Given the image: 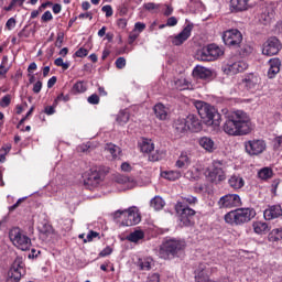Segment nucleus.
<instances>
[{
  "label": "nucleus",
  "instance_id": "20e7f679",
  "mask_svg": "<svg viewBox=\"0 0 282 282\" xmlns=\"http://www.w3.org/2000/svg\"><path fill=\"white\" fill-rule=\"evenodd\" d=\"M184 248L185 245L182 240H165L160 247L159 257L161 259H172L173 257H176L177 253L182 252Z\"/></svg>",
  "mask_w": 282,
  "mask_h": 282
},
{
  "label": "nucleus",
  "instance_id": "0e129e2a",
  "mask_svg": "<svg viewBox=\"0 0 282 282\" xmlns=\"http://www.w3.org/2000/svg\"><path fill=\"white\" fill-rule=\"evenodd\" d=\"M134 30L137 32H144V30H147V24L142 23V22H137L134 24Z\"/></svg>",
  "mask_w": 282,
  "mask_h": 282
},
{
  "label": "nucleus",
  "instance_id": "774afa93",
  "mask_svg": "<svg viewBox=\"0 0 282 282\" xmlns=\"http://www.w3.org/2000/svg\"><path fill=\"white\" fill-rule=\"evenodd\" d=\"M52 19H54V17L52 15V12L51 11H46L43 13L42 15V21H44L45 23L47 21H52Z\"/></svg>",
  "mask_w": 282,
  "mask_h": 282
},
{
  "label": "nucleus",
  "instance_id": "603ef678",
  "mask_svg": "<svg viewBox=\"0 0 282 282\" xmlns=\"http://www.w3.org/2000/svg\"><path fill=\"white\" fill-rule=\"evenodd\" d=\"M54 65H56V67H63V69H69V63L63 62L62 57L56 58Z\"/></svg>",
  "mask_w": 282,
  "mask_h": 282
},
{
  "label": "nucleus",
  "instance_id": "f257e3e1",
  "mask_svg": "<svg viewBox=\"0 0 282 282\" xmlns=\"http://www.w3.org/2000/svg\"><path fill=\"white\" fill-rule=\"evenodd\" d=\"M223 131L227 135H248L252 131V121L250 116L243 110H236L226 116L223 124Z\"/></svg>",
  "mask_w": 282,
  "mask_h": 282
},
{
  "label": "nucleus",
  "instance_id": "c03bdc74",
  "mask_svg": "<svg viewBox=\"0 0 282 282\" xmlns=\"http://www.w3.org/2000/svg\"><path fill=\"white\" fill-rule=\"evenodd\" d=\"M115 182L117 184H122V185H127V184H131V182H133V180L129 178V176H126V175H117L115 177Z\"/></svg>",
  "mask_w": 282,
  "mask_h": 282
},
{
  "label": "nucleus",
  "instance_id": "052dcab7",
  "mask_svg": "<svg viewBox=\"0 0 282 282\" xmlns=\"http://www.w3.org/2000/svg\"><path fill=\"white\" fill-rule=\"evenodd\" d=\"M113 252V248L107 246L104 250L99 252V257H109Z\"/></svg>",
  "mask_w": 282,
  "mask_h": 282
},
{
  "label": "nucleus",
  "instance_id": "473e14b6",
  "mask_svg": "<svg viewBox=\"0 0 282 282\" xmlns=\"http://www.w3.org/2000/svg\"><path fill=\"white\" fill-rule=\"evenodd\" d=\"M196 56L198 61L213 62V57L210 56V51L208 50V46H205L200 51H198Z\"/></svg>",
  "mask_w": 282,
  "mask_h": 282
},
{
  "label": "nucleus",
  "instance_id": "b1692460",
  "mask_svg": "<svg viewBox=\"0 0 282 282\" xmlns=\"http://www.w3.org/2000/svg\"><path fill=\"white\" fill-rule=\"evenodd\" d=\"M228 184L230 188H234V191H239L240 188H243V186H246V181H243V177L239 175H232L228 180Z\"/></svg>",
  "mask_w": 282,
  "mask_h": 282
},
{
  "label": "nucleus",
  "instance_id": "5fc2aeb1",
  "mask_svg": "<svg viewBox=\"0 0 282 282\" xmlns=\"http://www.w3.org/2000/svg\"><path fill=\"white\" fill-rule=\"evenodd\" d=\"M117 69H124L127 67V59L124 57H119L116 59Z\"/></svg>",
  "mask_w": 282,
  "mask_h": 282
},
{
  "label": "nucleus",
  "instance_id": "338daca9",
  "mask_svg": "<svg viewBox=\"0 0 282 282\" xmlns=\"http://www.w3.org/2000/svg\"><path fill=\"white\" fill-rule=\"evenodd\" d=\"M148 282H160V273H152L148 276Z\"/></svg>",
  "mask_w": 282,
  "mask_h": 282
},
{
  "label": "nucleus",
  "instance_id": "6ab92c4d",
  "mask_svg": "<svg viewBox=\"0 0 282 282\" xmlns=\"http://www.w3.org/2000/svg\"><path fill=\"white\" fill-rule=\"evenodd\" d=\"M187 129L194 133H199L202 131L203 124L202 119L196 115H188L187 117Z\"/></svg>",
  "mask_w": 282,
  "mask_h": 282
},
{
  "label": "nucleus",
  "instance_id": "cd10ccee",
  "mask_svg": "<svg viewBox=\"0 0 282 282\" xmlns=\"http://www.w3.org/2000/svg\"><path fill=\"white\" fill-rule=\"evenodd\" d=\"M252 228L256 235H265V232L270 231V227L268 226V223H263V221H254L252 224Z\"/></svg>",
  "mask_w": 282,
  "mask_h": 282
},
{
  "label": "nucleus",
  "instance_id": "412c9836",
  "mask_svg": "<svg viewBox=\"0 0 282 282\" xmlns=\"http://www.w3.org/2000/svg\"><path fill=\"white\" fill-rule=\"evenodd\" d=\"M269 70L268 76L269 78H274L279 72H281V59L274 57L269 61Z\"/></svg>",
  "mask_w": 282,
  "mask_h": 282
},
{
  "label": "nucleus",
  "instance_id": "f704fd0d",
  "mask_svg": "<svg viewBox=\"0 0 282 282\" xmlns=\"http://www.w3.org/2000/svg\"><path fill=\"white\" fill-rule=\"evenodd\" d=\"M150 206L154 210H162V208L166 206V203H164V199H162V197L155 196L154 198L151 199Z\"/></svg>",
  "mask_w": 282,
  "mask_h": 282
},
{
  "label": "nucleus",
  "instance_id": "09e8293b",
  "mask_svg": "<svg viewBox=\"0 0 282 282\" xmlns=\"http://www.w3.org/2000/svg\"><path fill=\"white\" fill-rule=\"evenodd\" d=\"M10 102H12V96L6 95L0 100V107H3V108L10 107Z\"/></svg>",
  "mask_w": 282,
  "mask_h": 282
},
{
  "label": "nucleus",
  "instance_id": "7c9ffc66",
  "mask_svg": "<svg viewBox=\"0 0 282 282\" xmlns=\"http://www.w3.org/2000/svg\"><path fill=\"white\" fill-rule=\"evenodd\" d=\"M161 177L169 180L170 182H175V180H180L182 177V173L180 171H164L161 172Z\"/></svg>",
  "mask_w": 282,
  "mask_h": 282
},
{
  "label": "nucleus",
  "instance_id": "bf43d9fd",
  "mask_svg": "<svg viewBox=\"0 0 282 282\" xmlns=\"http://www.w3.org/2000/svg\"><path fill=\"white\" fill-rule=\"evenodd\" d=\"M87 54H89V51H87L86 48H78L76 52H75V56L77 58H84V56H87Z\"/></svg>",
  "mask_w": 282,
  "mask_h": 282
},
{
  "label": "nucleus",
  "instance_id": "e433bc0d",
  "mask_svg": "<svg viewBox=\"0 0 282 282\" xmlns=\"http://www.w3.org/2000/svg\"><path fill=\"white\" fill-rule=\"evenodd\" d=\"M128 241L132 243H138V241L144 239V231L142 230H134L127 237Z\"/></svg>",
  "mask_w": 282,
  "mask_h": 282
},
{
  "label": "nucleus",
  "instance_id": "c85d7f7f",
  "mask_svg": "<svg viewBox=\"0 0 282 282\" xmlns=\"http://www.w3.org/2000/svg\"><path fill=\"white\" fill-rule=\"evenodd\" d=\"M153 111L159 118V120H166V117L169 116V111H166V107L162 104H156L153 108Z\"/></svg>",
  "mask_w": 282,
  "mask_h": 282
},
{
  "label": "nucleus",
  "instance_id": "4be33fe9",
  "mask_svg": "<svg viewBox=\"0 0 282 282\" xmlns=\"http://www.w3.org/2000/svg\"><path fill=\"white\" fill-rule=\"evenodd\" d=\"M230 6L235 12H246L250 8V0H230Z\"/></svg>",
  "mask_w": 282,
  "mask_h": 282
},
{
  "label": "nucleus",
  "instance_id": "f8f14e48",
  "mask_svg": "<svg viewBox=\"0 0 282 282\" xmlns=\"http://www.w3.org/2000/svg\"><path fill=\"white\" fill-rule=\"evenodd\" d=\"M241 85L247 91H257L261 85V77L257 73H248L243 76Z\"/></svg>",
  "mask_w": 282,
  "mask_h": 282
},
{
  "label": "nucleus",
  "instance_id": "c9c22d12",
  "mask_svg": "<svg viewBox=\"0 0 282 282\" xmlns=\"http://www.w3.org/2000/svg\"><path fill=\"white\" fill-rule=\"evenodd\" d=\"M39 230H40V235H41L42 239H47L48 235H52V232H54L52 225H50L47 223L40 226Z\"/></svg>",
  "mask_w": 282,
  "mask_h": 282
},
{
  "label": "nucleus",
  "instance_id": "aec40b11",
  "mask_svg": "<svg viewBox=\"0 0 282 282\" xmlns=\"http://www.w3.org/2000/svg\"><path fill=\"white\" fill-rule=\"evenodd\" d=\"M272 19H274V10H272V8L263 9V11L258 15V21L262 25H270L272 23Z\"/></svg>",
  "mask_w": 282,
  "mask_h": 282
},
{
  "label": "nucleus",
  "instance_id": "dca6fc26",
  "mask_svg": "<svg viewBox=\"0 0 282 282\" xmlns=\"http://www.w3.org/2000/svg\"><path fill=\"white\" fill-rule=\"evenodd\" d=\"M246 69H248V63L243 61L229 62L223 67V72L225 74H231V75L246 72Z\"/></svg>",
  "mask_w": 282,
  "mask_h": 282
},
{
  "label": "nucleus",
  "instance_id": "5701e85b",
  "mask_svg": "<svg viewBox=\"0 0 282 282\" xmlns=\"http://www.w3.org/2000/svg\"><path fill=\"white\" fill-rule=\"evenodd\" d=\"M193 74H194V76H196V78L206 80L213 76V70H210L209 68H206L204 66H196L193 70Z\"/></svg>",
  "mask_w": 282,
  "mask_h": 282
},
{
  "label": "nucleus",
  "instance_id": "4c0bfd02",
  "mask_svg": "<svg viewBox=\"0 0 282 282\" xmlns=\"http://www.w3.org/2000/svg\"><path fill=\"white\" fill-rule=\"evenodd\" d=\"M269 241H281L282 240V228H275L270 231L268 236Z\"/></svg>",
  "mask_w": 282,
  "mask_h": 282
},
{
  "label": "nucleus",
  "instance_id": "423d86ee",
  "mask_svg": "<svg viewBox=\"0 0 282 282\" xmlns=\"http://www.w3.org/2000/svg\"><path fill=\"white\" fill-rule=\"evenodd\" d=\"M9 239L19 250L26 251L32 248V240L19 227H13L9 230Z\"/></svg>",
  "mask_w": 282,
  "mask_h": 282
},
{
  "label": "nucleus",
  "instance_id": "37998d69",
  "mask_svg": "<svg viewBox=\"0 0 282 282\" xmlns=\"http://www.w3.org/2000/svg\"><path fill=\"white\" fill-rule=\"evenodd\" d=\"M117 122L119 124H127L129 122V112L120 111L117 116Z\"/></svg>",
  "mask_w": 282,
  "mask_h": 282
},
{
  "label": "nucleus",
  "instance_id": "0eeeda50",
  "mask_svg": "<svg viewBox=\"0 0 282 282\" xmlns=\"http://www.w3.org/2000/svg\"><path fill=\"white\" fill-rule=\"evenodd\" d=\"M175 209L177 213H181L180 215V226H194L195 225V210L193 208L186 207L184 203L177 202Z\"/></svg>",
  "mask_w": 282,
  "mask_h": 282
},
{
  "label": "nucleus",
  "instance_id": "864d4df0",
  "mask_svg": "<svg viewBox=\"0 0 282 282\" xmlns=\"http://www.w3.org/2000/svg\"><path fill=\"white\" fill-rule=\"evenodd\" d=\"M63 41H65V33L63 32L57 33L55 47H58V48L63 47Z\"/></svg>",
  "mask_w": 282,
  "mask_h": 282
},
{
  "label": "nucleus",
  "instance_id": "8fccbe9b",
  "mask_svg": "<svg viewBox=\"0 0 282 282\" xmlns=\"http://www.w3.org/2000/svg\"><path fill=\"white\" fill-rule=\"evenodd\" d=\"M252 52H254V48L250 44H245L241 47L242 56H250V54H252Z\"/></svg>",
  "mask_w": 282,
  "mask_h": 282
},
{
  "label": "nucleus",
  "instance_id": "7ed1b4c3",
  "mask_svg": "<svg viewBox=\"0 0 282 282\" xmlns=\"http://www.w3.org/2000/svg\"><path fill=\"white\" fill-rule=\"evenodd\" d=\"M195 107L198 111V116H200L203 120H206V124H213L214 127L221 124V115L217 112L215 107L204 101H196Z\"/></svg>",
  "mask_w": 282,
  "mask_h": 282
},
{
  "label": "nucleus",
  "instance_id": "72a5a7b5",
  "mask_svg": "<svg viewBox=\"0 0 282 282\" xmlns=\"http://www.w3.org/2000/svg\"><path fill=\"white\" fill-rule=\"evenodd\" d=\"M207 50H209V55L212 56V61H217L221 54H224V51L219 48V46L215 44L207 45Z\"/></svg>",
  "mask_w": 282,
  "mask_h": 282
},
{
  "label": "nucleus",
  "instance_id": "c756f323",
  "mask_svg": "<svg viewBox=\"0 0 282 282\" xmlns=\"http://www.w3.org/2000/svg\"><path fill=\"white\" fill-rule=\"evenodd\" d=\"M174 128L177 133H186L188 131L187 117L185 119H177L174 122Z\"/></svg>",
  "mask_w": 282,
  "mask_h": 282
},
{
  "label": "nucleus",
  "instance_id": "393cba45",
  "mask_svg": "<svg viewBox=\"0 0 282 282\" xmlns=\"http://www.w3.org/2000/svg\"><path fill=\"white\" fill-rule=\"evenodd\" d=\"M198 144L205 149V151H208V153H213V151H215V141L208 137H202L198 140Z\"/></svg>",
  "mask_w": 282,
  "mask_h": 282
},
{
  "label": "nucleus",
  "instance_id": "1a4fd4ad",
  "mask_svg": "<svg viewBox=\"0 0 282 282\" xmlns=\"http://www.w3.org/2000/svg\"><path fill=\"white\" fill-rule=\"evenodd\" d=\"M122 216L126 218V226H135L142 220V218L140 217V213L135 207H130L129 209L124 210H117L115 213L116 219Z\"/></svg>",
  "mask_w": 282,
  "mask_h": 282
},
{
  "label": "nucleus",
  "instance_id": "ddd939ff",
  "mask_svg": "<svg viewBox=\"0 0 282 282\" xmlns=\"http://www.w3.org/2000/svg\"><path fill=\"white\" fill-rule=\"evenodd\" d=\"M219 208H239L242 206L239 194H226L218 200Z\"/></svg>",
  "mask_w": 282,
  "mask_h": 282
},
{
  "label": "nucleus",
  "instance_id": "a19ab883",
  "mask_svg": "<svg viewBox=\"0 0 282 282\" xmlns=\"http://www.w3.org/2000/svg\"><path fill=\"white\" fill-rule=\"evenodd\" d=\"M85 91H87V85H85V82H77L72 88L73 94H85Z\"/></svg>",
  "mask_w": 282,
  "mask_h": 282
},
{
  "label": "nucleus",
  "instance_id": "58836bf2",
  "mask_svg": "<svg viewBox=\"0 0 282 282\" xmlns=\"http://www.w3.org/2000/svg\"><path fill=\"white\" fill-rule=\"evenodd\" d=\"M155 149V145L153 144V141L151 139H143L141 143V151L142 153H151Z\"/></svg>",
  "mask_w": 282,
  "mask_h": 282
},
{
  "label": "nucleus",
  "instance_id": "680f3d73",
  "mask_svg": "<svg viewBox=\"0 0 282 282\" xmlns=\"http://www.w3.org/2000/svg\"><path fill=\"white\" fill-rule=\"evenodd\" d=\"M166 25L167 28H175V25H177V18L175 17L169 18L166 21Z\"/></svg>",
  "mask_w": 282,
  "mask_h": 282
},
{
  "label": "nucleus",
  "instance_id": "69168bd1",
  "mask_svg": "<svg viewBox=\"0 0 282 282\" xmlns=\"http://www.w3.org/2000/svg\"><path fill=\"white\" fill-rule=\"evenodd\" d=\"M15 25H17V20L14 18H10L6 23V26L8 28V30H12L13 28H15Z\"/></svg>",
  "mask_w": 282,
  "mask_h": 282
},
{
  "label": "nucleus",
  "instance_id": "e2e57ef3",
  "mask_svg": "<svg viewBox=\"0 0 282 282\" xmlns=\"http://www.w3.org/2000/svg\"><path fill=\"white\" fill-rule=\"evenodd\" d=\"M41 89H43V83L41 80H39L33 86V93L41 94Z\"/></svg>",
  "mask_w": 282,
  "mask_h": 282
},
{
  "label": "nucleus",
  "instance_id": "f03ea898",
  "mask_svg": "<svg viewBox=\"0 0 282 282\" xmlns=\"http://www.w3.org/2000/svg\"><path fill=\"white\" fill-rule=\"evenodd\" d=\"M254 217H257L254 208H237L227 213L224 219L229 226H243V224H248Z\"/></svg>",
  "mask_w": 282,
  "mask_h": 282
},
{
  "label": "nucleus",
  "instance_id": "bb28decb",
  "mask_svg": "<svg viewBox=\"0 0 282 282\" xmlns=\"http://www.w3.org/2000/svg\"><path fill=\"white\" fill-rule=\"evenodd\" d=\"M105 151H107V153H110L112 160H118V158H120V154L122 153L120 147L113 143H107Z\"/></svg>",
  "mask_w": 282,
  "mask_h": 282
},
{
  "label": "nucleus",
  "instance_id": "79ce46f5",
  "mask_svg": "<svg viewBox=\"0 0 282 282\" xmlns=\"http://www.w3.org/2000/svg\"><path fill=\"white\" fill-rule=\"evenodd\" d=\"M185 175L188 180L197 181V180H199L202 173L199 172V169L194 167V169L187 171Z\"/></svg>",
  "mask_w": 282,
  "mask_h": 282
},
{
  "label": "nucleus",
  "instance_id": "39448f33",
  "mask_svg": "<svg viewBox=\"0 0 282 282\" xmlns=\"http://www.w3.org/2000/svg\"><path fill=\"white\" fill-rule=\"evenodd\" d=\"M205 177H207L212 184H220V182H224L226 180V165L224 161L214 160L212 166L206 169Z\"/></svg>",
  "mask_w": 282,
  "mask_h": 282
},
{
  "label": "nucleus",
  "instance_id": "a211bd4d",
  "mask_svg": "<svg viewBox=\"0 0 282 282\" xmlns=\"http://www.w3.org/2000/svg\"><path fill=\"white\" fill-rule=\"evenodd\" d=\"M263 217L267 221H272V219H279L282 217L281 205H271L263 212Z\"/></svg>",
  "mask_w": 282,
  "mask_h": 282
},
{
  "label": "nucleus",
  "instance_id": "ea45409f",
  "mask_svg": "<svg viewBox=\"0 0 282 282\" xmlns=\"http://www.w3.org/2000/svg\"><path fill=\"white\" fill-rule=\"evenodd\" d=\"M272 175H274V172H272V169L270 167H263L258 172L260 180H270L272 178Z\"/></svg>",
  "mask_w": 282,
  "mask_h": 282
},
{
  "label": "nucleus",
  "instance_id": "49530a36",
  "mask_svg": "<svg viewBox=\"0 0 282 282\" xmlns=\"http://www.w3.org/2000/svg\"><path fill=\"white\" fill-rule=\"evenodd\" d=\"M273 151H282V135L275 137L272 141Z\"/></svg>",
  "mask_w": 282,
  "mask_h": 282
},
{
  "label": "nucleus",
  "instance_id": "f3484780",
  "mask_svg": "<svg viewBox=\"0 0 282 282\" xmlns=\"http://www.w3.org/2000/svg\"><path fill=\"white\" fill-rule=\"evenodd\" d=\"M191 32H193V23H188L176 36H174L173 45H183L185 41L191 39Z\"/></svg>",
  "mask_w": 282,
  "mask_h": 282
},
{
  "label": "nucleus",
  "instance_id": "a18cd8bd",
  "mask_svg": "<svg viewBox=\"0 0 282 282\" xmlns=\"http://www.w3.org/2000/svg\"><path fill=\"white\" fill-rule=\"evenodd\" d=\"M96 238L100 239V232L90 230V231L88 232L86 239H84V243H87V241H88V242H91V241H94V239H96Z\"/></svg>",
  "mask_w": 282,
  "mask_h": 282
},
{
  "label": "nucleus",
  "instance_id": "13d9d810",
  "mask_svg": "<svg viewBox=\"0 0 282 282\" xmlns=\"http://www.w3.org/2000/svg\"><path fill=\"white\" fill-rule=\"evenodd\" d=\"M88 102L89 105H98L100 102V97H98V95L93 94L88 97Z\"/></svg>",
  "mask_w": 282,
  "mask_h": 282
},
{
  "label": "nucleus",
  "instance_id": "de8ad7c7",
  "mask_svg": "<svg viewBox=\"0 0 282 282\" xmlns=\"http://www.w3.org/2000/svg\"><path fill=\"white\" fill-rule=\"evenodd\" d=\"M143 8L148 10V12H158V10H160V4L155 2H148L143 6Z\"/></svg>",
  "mask_w": 282,
  "mask_h": 282
},
{
  "label": "nucleus",
  "instance_id": "9b49d317",
  "mask_svg": "<svg viewBox=\"0 0 282 282\" xmlns=\"http://www.w3.org/2000/svg\"><path fill=\"white\" fill-rule=\"evenodd\" d=\"M223 41L228 47H239L241 41H243V35L241 34V31L231 29L224 32Z\"/></svg>",
  "mask_w": 282,
  "mask_h": 282
},
{
  "label": "nucleus",
  "instance_id": "2f4dec72",
  "mask_svg": "<svg viewBox=\"0 0 282 282\" xmlns=\"http://www.w3.org/2000/svg\"><path fill=\"white\" fill-rule=\"evenodd\" d=\"M153 264V258H139L137 261V265L139 270H151V265Z\"/></svg>",
  "mask_w": 282,
  "mask_h": 282
},
{
  "label": "nucleus",
  "instance_id": "3c124183",
  "mask_svg": "<svg viewBox=\"0 0 282 282\" xmlns=\"http://www.w3.org/2000/svg\"><path fill=\"white\" fill-rule=\"evenodd\" d=\"M17 6H23V0H11L10 4L4 8L7 12H10L12 8H17Z\"/></svg>",
  "mask_w": 282,
  "mask_h": 282
},
{
  "label": "nucleus",
  "instance_id": "4d7b16f0",
  "mask_svg": "<svg viewBox=\"0 0 282 282\" xmlns=\"http://www.w3.org/2000/svg\"><path fill=\"white\" fill-rule=\"evenodd\" d=\"M182 199L185 204H189L191 206H193L197 202V197L191 195L182 196Z\"/></svg>",
  "mask_w": 282,
  "mask_h": 282
},
{
  "label": "nucleus",
  "instance_id": "9d476101",
  "mask_svg": "<svg viewBox=\"0 0 282 282\" xmlns=\"http://www.w3.org/2000/svg\"><path fill=\"white\" fill-rule=\"evenodd\" d=\"M282 50V44L279 37L271 36L262 45V54L264 56H276Z\"/></svg>",
  "mask_w": 282,
  "mask_h": 282
},
{
  "label": "nucleus",
  "instance_id": "a878e982",
  "mask_svg": "<svg viewBox=\"0 0 282 282\" xmlns=\"http://www.w3.org/2000/svg\"><path fill=\"white\" fill-rule=\"evenodd\" d=\"M175 166L177 169H188V166H191V156H188V153L182 152L175 163Z\"/></svg>",
  "mask_w": 282,
  "mask_h": 282
},
{
  "label": "nucleus",
  "instance_id": "6e6552de",
  "mask_svg": "<svg viewBox=\"0 0 282 282\" xmlns=\"http://www.w3.org/2000/svg\"><path fill=\"white\" fill-rule=\"evenodd\" d=\"M245 151L251 158L254 155H261L267 149L268 143L262 139H252L243 142Z\"/></svg>",
  "mask_w": 282,
  "mask_h": 282
},
{
  "label": "nucleus",
  "instance_id": "6e6d98bb",
  "mask_svg": "<svg viewBox=\"0 0 282 282\" xmlns=\"http://www.w3.org/2000/svg\"><path fill=\"white\" fill-rule=\"evenodd\" d=\"M101 12H105L107 19H109V17H113V8L109 4L104 6L101 8Z\"/></svg>",
  "mask_w": 282,
  "mask_h": 282
},
{
  "label": "nucleus",
  "instance_id": "4468645a",
  "mask_svg": "<svg viewBox=\"0 0 282 282\" xmlns=\"http://www.w3.org/2000/svg\"><path fill=\"white\" fill-rule=\"evenodd\" d=\"M100 182H102V174L98 170L90 169L84 173V185L87 188H96Z\"/></svg>",
  "mask_w": 282,
  "mask_h": 282
},
{
  "label": "nucleus",
  "instance_id": "2eb2a0df",
  "mask_svg": "<svg viewBox=\"0 0 282 282\" xmlns=\"http://www.w3.org/2000/svg\"><path fill=\"white\" fill-rule=\"evenodd\" d=\"M23 265L24 264L21 260H15L8 272L7 282L21 281V276L25 274V269H23Z\"/></svg>",
  "mask_w": 282,
  "mask_h": 282
}]
</instances>
